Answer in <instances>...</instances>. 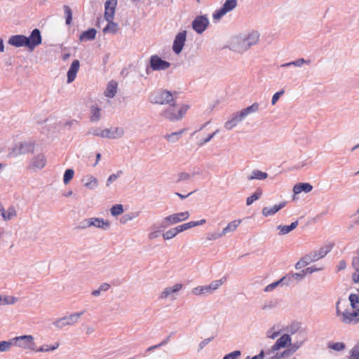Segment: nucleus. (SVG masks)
Instances as JSON below:
<instances>
[{
	"mask_svg": "<svg viewBox=\"0 0 359 359\" xmlns=\"http://www.w3.org/2000/svg\"><path fill=\"white\" fill-rule=\"evenodd\" d=\"M188 109L189 106L185 104H170L167 109L163 111V114L165 118L170 121H178L184 116Z\"/></svg>",
	"mask_w": 359,
	"mask_h": 359,
	"instance_id": "nucleus-1",
	"label": "nucleus"
},
{
	"mask_svg": "<svg viewBox=\"0 0 359 359\" xmlns=\"http://www.w3.org/2000/svg\"><path fill=\"white\" fill-rule=\"evenodd\" d=\"M340 301L337 303V316L345 324H355L359 322V309L349 312L347 310L341 311L339 309Z\"/></svg>",
	"mask_w": 359,
	"mask_h": 359,
	"instance_id": "nucleus-2",
	"label": "nucleus"
},
{
	"mask_svg": "<svg viewBox=\"0 0 359 359\" xmlns=\"http://www.w3.org/2000/svg\"><path fill=\"white\" fill-rule=\"evenodd\" d=\"M13 345L22 349L36 351L34 339L32 335H23L13 339Z\"/></svg>",
	"mask_w": 359,
	"mask_h": 359,
	"instance_id": "nucleus-3",
	"label": "nucleus"
},
{
	"mask_svg": "<svg viewBox=\"0 0 359 359\" xmlns=\"http://www.w3.org/2000/svg\"><path fill=\"white\" fill-rule=\"evenodd\" d=\"M189 217V212L188 211L175 213L165 217L163 219V227H167L170 225L177 224L180 222L187 220Z\"/></svg>",
	"mask_w": 359,
	"mask_h": 359,
	"instance_id": "nucleus-4",
	"label": "nucleus"
},
{
	"mask_svg": "<svg viewBox=\"0 0 359 359\" xmlns=\"http://www.w3.org/2000/svg\"><path fill=\"white\" fill-rule=\"evenodd\" d=\"M174 95L168 90H161L154 95V102L159 104H167L174 101Z\"/></svg>",
	"mask_w": 359,
	"mask_h": 359,
	"instance_id": "nucleus-5",
	"label": "nucleus"
},
{
	"mask_svg": "<svg viewBox=\"0 0 359 359\" xmlns=\"http://www.w3.org/2000/svg\"><path fill=\"white\" fill-rule=\"evenodd\" d=\"M237 6V0H226L222 7L213 14L214 20H219L226 13L232 11Z\"/></svg>",
	"mask_w": 359,
	"mask_h": 359,
	"instance_id": "nucleus-6",
	"label": "nucleus"
},
{
	"mask_svg": "<svg viewBox=\"0 0 359 359\" xmlns=\"http://www.w3.org/2000/svg\"><path fill=\"white\" fill-rule=\"evenodd\" d=\"M41 32L38 29H34L29 37H27V47L33 50L36 46L41 43Z\"/></svg>",
	"mask_w": 359,
	"mask_h": 359,
	"instance_id": "nucleus-7",
	"label": "nucleus"
},
{
	"mask_svg": "<svg viewBox=\"0 0 359 359\" xmlns=\"http://www.w3.org/2000/svg\"><path fill=\"white\" fill-rule=\"evenodd\" d=\"M150 66L154 70H164L168 69L170 64L158 55H152L150 57Z\"/></svg>",
	"mask_w": 359,
	"mask_h": 359,
	"instance_id": "nucleus-8",
	"label": "nucleus"
},
{
	"mask_svg": "<svg viewBox=\"0 0 359 359\" xmlns=\"http://www.w3.org/2000/svg\"><path fill=\"white\" fill-rule=\"evenodd\" d=\"M209 24L208 19L204 16H198L192 22L193 29L198 34L203 33Z\"/></svg>",
	"mask_w": 359,
	"mask_h": 359,
	"instance_id": "nucleus-9",
	"label": "nucleus"
},
{
	"mask_svg": "<svg viewBox=\"0 0 359 359\" xmlns=\"http://www.w3.org/2000/svg\"><path fill=\"white\" fill-rule=\"evenodd\" d=\"M186 31H183L179 32L175 36L172 45V50L176 54H179L182 51L186 41Z\"/></svg>",
	"mask_w": 359,
	"mask_h": 359,
	"instance_id": "nucleus-10",
	"label": "nucleus"
},
{
	"mask_svg": "<svg viewBox=\"0 0 359 359\" xmlns=\"http://www.w3.org/2000/svg\"><path fill=\"white\" fill-rule=\"evenodd\" d=\"M124 134V130L122 128L116 127L104 129V134H101V137L109 139H116L121 137Z\"/></svg>",
	"mask_w": 359,
	"mask_h": 359,
	"instance_id": "nucleus-11",
	"label": "nucleus"
},
{
	"mask_svg": "<svg viewBox=\"0 0 359 359\" xmlns=\"http://www.w3.org/2000/svg\"><path fill=\"white\" fill-rule=\"evenodd\" d=\"M117 0H107L104 4V18L106 20H113Z\"/></svg>",
	"mask_w": 359,
	"mask_h": 359,
	"instance_id": "nucleus-12",
	"label": "nucleus"
},
{
	"mask_svg": "<svg viewBox=\"0 0 359 359\" xmlns=\"http://www.w3.org/2000/svg\"><path fill=\"white\" fill-rule=\"evenodd\" d=\"M291 337L289 334H285L277 339L276 343L271 346V351L274 352L280 348H285L290 345Z\"/></svg>",
	"mask_w": 359,
	"mask_h": 359,
	"instance_id": "nucleus-13",
	"label": "nucleus"
},
{
	"mask_svg": "<svg viewBox=\"0 0 359 359\" xmlns=\"http://www.w3.org/2000/svg\"><path fill=\"white\" fill-rule=\"evenodd\" d=\"M80 67L79 61L75 60L72 62L69 69L67 72V83H70L74 81L76 74L79 72Z\"/></svg>",
	"mask_w": 359,
	"mask_h": 359,
	"instance_id": "nucleus-14",
	"label": "nucleus"
},
{
	"mask_svg": "<svg viewBox=\"0 0 359 359\" xmlns=\"http://www.w3.org/2000/svg\"><path fill=\"white\" fill-rule=\"evenodd\" d=\"M331 245H325L321 247L318 250L313 251L311 253V260L317 261L324 257L332 249Z\"/></svg>",
	"mask_w": 359,
	"mask_h": 359,
	"instance_id": "nucleus-15",
	"label": "nucleus"
},
{
	"mask_svg": "<svg viewBox=\"0 0 359 359\" xmlns=\"http://www.w3.org/2000/svg\"><path fill=\"white\" fill-rule=\"evenodd\" d=\"M27 36L15 35L10 37L8 43L15 47L27 46Z\"/></svg>",
	"mask_w": 359,
	"mask_h": 359,
	"instance_id": "nucleus-16",
	"label": "nucleus"
},
{
	"mask_svg": "<svg viewBox=\"0 0 359 359\" xmlns=\"http://www.w3.org/2000/svg\"><path fill=\"white\" fill-rule=\"evenodd\" d=\"M259 35L257 32H253L250 33L246 39L243 41V46L248 49L250 46L255 45L259 41Z\"/></svg>",
	"mask_w": 359,
	"mask_h": 359,
	"instance_id": "nucleus-17",
	"label": "nucleus"
},
{
	"mask_svg": "<svg viewBox=\"0 0 359 359\" xmlns=\"http://www.w3.org/2000/svg\"><path fill=\"white\" fill-rule=\"evenodd\" d=\"M285 205H286V202L283 201V202H281L280 203H279L278 205H274L273 207H271V208H269V207H264L262 209V214L265 217H268V216L274 215L278 210H280V209L284 208Z\"/></svg>",
	"mask_w": 359,
	"mask_h": 359,
	"instance_id": "nucleus-18",
	"label": "nucleus"
},
{
	"mask_svg": "<svg viewBox=\"0 0 359 359\" xmlns=\"http://www.w3.org/2000/svg\"><path fill=\"white\" fill-rule=\"evenodd\" d=\"M205 223V219H201V220L197 221V222H189L183 224L182 225L177 226L175 228L177 231V233H179L180 232H182V231L187 230L189 229H191L192 227L202 225Z\"/></svg>",
	"mask_w": 359,
	"mask_h": 359,
	"instance_id": "nucleus-19",
	"label": "nucleus"
},
{
	"mask_svg": "<svg viewBox=\"0 0 359 359\" xmlns=\"http://www.w3.org/2000/svg\"><path fill=\"white\" fill-rule=\"evenodd\" d=\"M0 212L2 218L6 221L10 220L17 215L14 206H10L7 210H6L4 208H1Z\"/></svg>",
	"mask_w": 359,
	"mask_h": 359,
	"instance_id": "nucleus-20",
	"label": "nucleus"
},
{
	"mask_svg": "<svg viewBox=\"0 0 359 359\" xmlns=\"http://www.w3.org/2000/svg\"><path fill=\"white\" fill-rule=\"evenodd\" d=\"M352 266L355 269V272L352 274V280L355 283H359V250L357 256L353 259Z\"/></svg>",
	"mask_w": 359,
	"mask_h": 359,
	"instance_id": "nucleus-21",
	"label": "nucleus"
},
{
	"mask_svg": "<svg viewBox=\"0 0 359 359\" xmlns=\"http://www.w3.org/2000/svg\"><path fill=\"white\" fill-rule=\"evenodd\" d=\"M83 312L82 311V312L75 313L71 314L70 316H69L67 317H65L63 318H61L58 321V323L62 321L63 322V325H73L76 322H77V320L81 316V315H83Z\"/></svg>",
	"mask_w": 359,
	"mask_h": 359,
	"instance_id": "nucleus-22",
	"label": "nucleus"
},
{
	"mask_svg": "<svg viewBox=\"0 0 359 359\" xmlns=\"http://www.w3.org/2000/svg\"><path fill=\"white\" fill-rule=\"evenodd\" d=\"M312 189L313 187L309 183H299L294 186L293 191L295 194H299L302 191L309 193Z\"/></svg>",
	"mask_w": 359,
	"mask_h": 359,
	"instance_id": "nucleus-23",
	"label": "nucleus"
},
{
	"mask_svg": "<svg viewBox=\"0 0 359 359\" xmlns=\"http://www.w3.org/2000/svg\"><path fill=\"white\" fill-rule=\"evenodd\" d=\"M241 222V219H237L229 223L228 225L223 229L222 232L219 234V237H222L229 232H233L236 231V229Z\"/></svg>",
	"mask_w": 359,
	"mask_h": 359,
	"instance_id": "nucleus-24",
	"label": "nucleus"
},
{
	"mask_svg": "<svg viewBox=\"0 0 359 359\" xmlns=\"http://www.w3.org/2000/svg\"><path fill=\"white\" fill-rule=\"evenodd\" d=\"M94 226L99 228H104V226H108L109 223L104 222L103 219L98 218H90L86 220V226Z\"/></svg>",
	"mask_w": 359,
	"mask_h": 359,
	"instance_id": "nucleus-25",
	"label": "nucleus"
},
{
	"mask_svg": "<svg viewBox=\"0 0 359 359\" xmlns=\"http://www.w3.org/2000/svg\"><path fill=\"white\" fill-rule=\"evenodd\" d=\"M243 119V118H241V114L240 113H238L233 116V117L226 121L224 124V127L227 130H231L233 127H235L240 121H241Z\"/></svg>",
	"mask_w": 359,
	"mask_h": 359,
	"instance_id": "nucleus-26",
	"label": "nucleus"
},
{
	"mask_svg": "<svg viewBox=\"0 0 359 359\" xmlns=\"http://www.w3.org/2000/svg\"><path fill=\"white\" fill-rule=\"evenodd\" d=\"M97 31L92 28L87 31L83 32L80 37V41H91L93 40L95 38Z\"/></svg>",
	"mask_w": 359,
	"mask_h": 359,
	"instance_id": "nucleus-27",
	"label": "nucleus"
},
{
	"mask_svg": "<svg viewBox=\"0 0 359 359\" xmlns=\"http://www.w3.org/2000/svg\"><path fill=\"white\" fill-rule=\"evenodd\" d=\"M116 90L117 83L116 81H111L109 82L104 94L108 97H113L116 93Z\"/></svg>",
	"mask_w": 359,
	"mask_h": 359,
	"instance_id": "nucleus-28",
	"label": "nucleus"
},
{
	"mask_svg": "<svg viewBox=\"0 0 359 359\" xmlns=\"http://www.w3.org/2000/svg\"><path fill=\"white\" fill-rule=\"evenodd\" d=\"M298 225V222L295 221L294 222H292L290 225H280L278 226V229L280 230L279 234L280 235H285L292 230H294Z\"/></svg>",
	"mask_w": 359,
	"mask_h": 359,
	"instance_id": "nucleus-29",
	"label": "nucleus"
},
{
	"mask_svg": "<svg viewBox=\"0 0 359 359\" xmlns=\"http://www.w3.org/2000/svg\"><path fill=\"white\" fill-rule=\"evenodd\" d=\"M259 109V104L255 102L250 107L241 110L239 113L241 114V118H245L247 115L255 112Z\"/></svg>",
	"mask_w": 359,
	"mask_h": 359,
	"instance_id": "nucleus-30",
	"label": "nucleus"
},
{
	"mask_svg": "<svg viewBox=\"0 0 359 359\" xmlns=\"http://www.w3.org/2000/svg\"><path fill=\"white\" fill-rule=\"evenodd\" d=\"M46 165V158L43 155H38L33 161V166L34 168L41 169Z\"/></svg>",
	"mask_w": 359,
	"mask_h": 359,
	"instance_id": "nucleus-31",
	"label": "nucleus"
},
{
	"mask_svg": "<svg viewBox=\"0 0 359 359\" xmlns=\"http://www.w3.org/2000/svg\"><path fill=\"white\" fill-rule=\"evenodd\" d=\"M108 22L107 25L103 29V32H111L115 34L118 30V26L116 23L114 22L113 20H107Z\"/></svg>",
	"mask_w": 359,
	"mask_h": 359,
	"instance_id": "nucleus-32",
	"label": "nucleus"
},
{
	"mask_svg": "<svg viewBox=\"0 0 359 359\" xmlns=\"http://www.w3.org/2000/svg\"><path fill=\"white\" fill-rule=\"evenodd\" d=\"M184 132V129L180 130L178 132H175L171 134L166 135H165L164 137L169 142H175L180 138V136L182 135V133Z\"/></svg>",
	"mask_w": 359,
	"mask_h": 359,
	"instance_id": "nucleus-33",
	"label": "nucleus"
},
{
	"mask_svg": "<svg viewBox=\"0 0 359 359\" xmlns=\"http://www.w3.org/2000/svg\"><path fill=\"white\" fill-rule=\"evenodd\" d=\"M226 280L225 278H222L219 280L212 281L210 285H207L208 291L210 292L217 290L219 287Z\"/></svg>",
	"mask_w": 359,
	"mask_h": 359,
	"instance_id": "nucleus-34",
	"label": "nucleus"
},
{
	"mask_svg": "<svg viewBox=\"0 0 359 359\" xmlns=\"http://www.w3.org/2000/svg\"><path fill=\"white\" fill-rule=\"evenodd\" d=\"M266 172L260 170H254L252 175L248 177L249 180H264L267 177Z\"/></svg>",
	"mask_w": 359,
	"mask_h": 359,
	"instance_id": "nucleus-35",
	"label": "nucleus"
},
{
	"mask_svg": "<svg viewBox=\"0 0 359 359\" xmlns=\"http://www.w3.org/2000/svg\"><path fill=\"white\" fill-rule=\"evenodd\" d=\"M58 346H59V343L56 342L52 346L43 345L41 347H40L39 348H36V351H34L35 352H47V351H54L56 348H57Z\"/></svg>",
	"mask_w": 359,
	"mask_h": 359,
	"instance_id": "nucleus-36",
	"label": "nucleus"
},
{
	"mask_svg": "<svg viewBox=\"0 0 359 359\" xmlns=\"http://www.w3.org/2000/svg\"><path fill=\"white\" fill-rule=\"evenodd\" d=\"M92 121H97L100 117V109L97 107H92L90 109Z\"/></svg>",
	"mask_w": 359,
	"mask_h": 359,
	"instance_id": "nucleus-37",
	"label": "nucleus"
},
{
	"mask_svg": "<svg viewBox=\"0 0 359 359\" xmlns=\"http://www.w3.org/2000/svg\"><path fill=\"white\" fill-rule=\"evenodd\" d=\"M178 234L176 228H172L168 230L166 232L163 233V238L164 240H170L175 237Z\"/></svg>",
	"mask_w": 359,
	"mask_h": 359,
	"instance_id": "nucleus-38",
	"label": "nucleus"
},
{
	"mask_svg": "<svg viewBox=\"0 0 359 359\" xmlns=\"http://www.w3.org/2000/svg\"><path fill=\"white\" fill-rule=\"evenodd\" d=\"M262 195V191L257 190L252 195L247 198L246 204L247 205H250L254 201H257L259 198Z\"/></svg>",
	"mask_w": 359,
	"mask_h": 359,
	"instance_id": "nucleus-39",
	"label": "nucleus"
},
{
	"mask_svg": "<svg viewBox=\"0 0 359 359\" xmlns=\"http://www.w3.org/2000/svg\"><path fill=\"white\" fill-rule=\"evenodd\" d=\"M98 184L97 180L93 176H89L87 182L85 183V186L89 189H93L97 187Z\"/></svg>",
	"mask_w": 359,
	"mask_h": 359,
	"instance_id": "nucleus-40",
	"label": "nucleus"
},
{
	"mask_svg": "<svg viewBox=\"0 0 359 359\" xmlns=\"http://www.w3.org/2000/svg\"><path fill=\"white\" fill-rule=\"evenodd\" d=\"M210 292L208 287L206 286H198L192 290V293L195 295H201L202 294Z\"/></svg>",
	"mask_w": 359,
	"mask_h": 359,
	"instance_id": "nucleus-41",
	"label": "nucleus"
},
{
	"mask_svg": "<svg viewBox=\"0 0 359 359\" xmlns=\"http://www.w3.org/2000/svg\"><path fill=\"white\" fill-rule=\"evenodd\" d=\"M74 172L72 169H67L65 172L63 182L65 184H67L70 180L73 178Z\"/></svg>",
	"mask_w": 359,
	"mask_h": 359,
	"instance_id": "nucleus-42",
	"label": "nucleus"
},
{
	"mask_svg": "<svg viewBox=\"0 0 359 359\" xmlns=\"http://www.w3.org/2000/svg\"><path fill=\"white\" fill-rule=\"evenodd\" d=\"M64 11L66 18V23L70 25L72 20V12L69 6H64Z\"/></svg>",
	"mask_w": 359,
	"mask_h": 359,
	"instance_id": "nucleus-43",
	"label": "nucleus"
},
{
	"mask_svg": "<svg viewBox=\"0 0 359 359\" xmlns=\"http://www.w3.org/2000/svg\"><path fill=\"white\" fill-rule=\"evenodd\" d=\"M349 359H359V341L350 351Z\"/></svg>",
	"mask_w": 359,
	"mask_h": 359,
	"instance_id": "nucleus-44",
	"label": "nucleus"
},
{
	"mask_svg": "<svg viewBox=\"0 0 359 359\" xmlns=\"http://www.w3.org/2000/svg\"><path fill=\"white\" fill-rule=\"evenodd\" d=\"M123 212V208L122 205L118 204L111 207V213L114 216L120 215Z\"/></svg>",
	"mask_w": 359,
	"mask_h": 359,
	"instance_id": "nucleus-45",
	"label": "nucleus"
},
{
	"mask_svg": "<svg viewBox=\"0 0 359 359\" xmlns=\"http://www.w3.org/2000/svg\"><path fill=\"white\" fill-rule=\"evenodd\" d=\"M348 299L351 303V306L353 309H355L356 304L359 302V297L357 294H351L349 295Z\"/></svg>",
	"mask_w": 359,
	"mask_h": 359,
	"instance_id": "nucleus-46",
	"label": "nucleus"
},
{
	"mask_svg": "<svg viewBox=\"0 0 359 359\" xmlns=\"http://www.w3.org/2000/svg\"><path fill=\"white\" fill-rule=\"evenodd\" d=\"M13 345V339L10 341H3L0 342V351H6Z\"/></svg>",
	"mask_w": 359,
	"mask_h": 359,
	"instance_id": "nucleus-47",
	"label": "nucleus"
},
{
	"mask_svg": "<svg viewBox=\"0 0 359 359\" xmlns=\"http://www.w3.org/2000/svg\"><path fill=\"white\" fill-rule=\"evenodd\" d=\"M174 293L173 291H172L171 287H167L164 290V291L162 292V293L160 295L161 299H167L170 294Z\"/></svg>",
	"mask_w": 359,
	"mask_h": 359,
	"instance_id": "nucleus-48",
	"label": "nucleus"
},
{
	"mask_svg": "<svg viewBox=\"0 0 359 359\" xmlns=\"http://www.w3.org/2000/svg\"><path fill=\"white\" fill-rule=\"evenodd\" d=\"M241 355V351H235L226 355L223 359H236Z\"/></svg>",
	"mask_w": 359,
	"mask_h": 359,
	"instance_id": "nucleus-49",
	"label": "nucleus"
},
{
	"mask_svg": "<svg viewBox=\"0 0 359 359\" xmlns=\"http://www.w3.org/2000/svg\"><path fill=\"white\" fill-rule=\"evenodd\" d=\"M122 173V171L119 170L116 174L111 175L107 179V185L109 186L112 182L115 181Z\"/></svg>",
	"mask_w": 359,
	"mask_h": 359,
	"instance_id": "nucleus-50",
	"label": "nucleus"
},
{
	"mask_svg": "<svg viewBox=\"0 0 359 359\" xmlns=\"http://www.w3.org/2000/svg\"><path fill=\"white\" fill-rule=\"evenodd\" d=\"M331 348L336 351H341V350L344 349L345 345L344 343L337 342V343L333 344L331 346Z\"/></svg>",
	"mask_w": 359,
	"mask_h": 359,
	"instance_id": "nucleus-51",
	"label": "nucleus"
},
{
	"mask_svg": "<svg viewBox=\"0 0 359 359\" xmlns=\"http://www.w3.org/2000/svg\"><path fill=\"white\" fill-rule=\"evenodd\" d=\"M283 91H280V92H277L276 93L273 95V97H272V100H271V104L273 105H274L277 101L279 100L280 97L281 95L283 94Z\"/></svg>",
	"mask_w": 359,
	"mask_h": 359,
	"instance_id": "nucleus-52",
	"label": "nucleus"
},
{
	"mask_svg": "<svg viewBox=\"0 0 359 359\" xmlns=\"http://www.w3.org/2000/svg\"><path fill=\"white\" fill-rule=\"evenodd\" d=\"M283 279L280 280L279 281L274 282V283L267 285L266 287V288H265V291H266V292L271 291L272 290H273L280 283V282Z\"/></svg>",
	"mask_w": 359,
	"mask_h": 359,
	"instance_id": "nucleus-53",
	"label": "nucleus"
},
{
	"mask_svg": "<svg viewBox=\"0 0 359 359\" xmlns=\"http://www.w3.org/2000/svg\"><path fill=\"white\" fill-rule=\"evenodd\" d=\"M306 62L304 60V59H299V60H297L294 62H290V63H287L285 65V66H290L291 65H294L295 66H301L302 65H303L304 63H306Z\"/></svg>",
	"mask_w": 359,
	"mask_h": 359,
	"instance_id": "nucleus-54",
	"label": "nucleus"
},
{
	"mask_svg": "<svg viewBox=\"0 0 359 359\" xmlns=\"http://www.w3.org/2000/svg\"><path fill=\"white\" fill-rule=\"evenodd\" d=\"M15 302V298L13 297H6L3 299V303L7 304H13Z\"/></svg>",
	"mask_w": 359,
	"mask_h": 359,
	"instance_id": "nucleus-55",
	"label": "nucleus"
},
{
	"mask_svg": "<svg viewBox=\"0 0 359 359\" xmlns=\"http://www.w3.org/2000/svg\"><path fill=\"white\" fill-rule=\"evenodd\" d=\"M190 178V175L186 172H181L179 174L178 181L187 180Z\"/></svg>",
	"mask_w": 359,
	"mask_h": 359,
	"instance_id": "nucleus-56",
	"label": "nucleus"
},
{
	"mask_svg": "<svg viewBox=\"0 0 359 359\" xmlns=\"http://www.w3.org/2000/svg\"><path fill=\"white\" fill-rule=\"evenodd\" d=\"M298 348H299V346H292L291 349L285 351L282 353V356L288 355L291 354L292 353L294 352Z\"/></svg>",
	"mask_w": 359,
	"mask_h": 359,
	"instance_id": "nucleus-57",
	"label": "nucleus"
},
{
	"mask_svg": "<svg viewBox=\"0 0 359 359\" xmlns=\"http://www.w3.org/2000/svg\"><path fill=\"white\" fill-rule=\"evenodd\" d=\"M280 332H271V331H269L267 332V337L270 339H275L276 338L278 335H279Z\"/></svg>",
	"mask_w": 359,
	"mask_h": 359,
	"instance_id": "nucleus-58",
	"label": "nucleus"
},
{
	"mask_svg": "<svg viewBox=\"0 0 359 359\" xmlns=\"http://www.w3.org/2000/svg\"><path fill=\"white\" fill-rule=\"evenodd\" d=\"M182 287H183L182 284L177 283V284L175 285L173 287H172L171 289H172V291H173L175 293V292L180 291L182 288Z\"/></svg>",
	"mask_w": 359,
	"mask_h": 359,
	"instance_id": "nucleus-59",
	"label": "nucleus"
},
{
	"mask_svg": "<svg viewBox=\"0 0 359 359\" xmlns=\"http://www.w3.org/2000/svg\"><path fill=\"white\" fill-rule=\"evenodd\" d=\"M104 134V130L95 129L93 130V134L95 136L101 137V134Z\"/></svg>",
	"mask_w": 359,
	"mask_h": 359,
	"instance_id": "nucleus-60",
	"label": "nucleus"
},
{
	"mask_svg": "<svg viewBox=\"0 0 359 359\" xmlns=\"http://www.w3.org/2000/svg\"><path fill=\"white\" fill-rule=\"evenodd\" d=\"M110 285L108 283H103L100 285V290L101 291H107L109 290Z\"/></svg>",
	"mask_w": 359,
	"mask_h": 359,
	"instance_id": "nucleus-61",
	"label": "nucleus"
},
{
	"mask_svg": "<svg viewBox=\"0 0 359 359\" xmlns=\"http://www.w3.org/2000/svg\"><path fill=\"white\" fill-rule=\"evenodd\" d=\"M158 236V231H153L149 234V238L150 240L154 239V238H157Z\"/></svg>",
	"mask_w": 359,
	"mask_h": 359,
	"instance_id": "nucleus-62",
	"label": "nucleus"
},
{
	"mask_svg": "<svg viewBox=\"0 0 359 359\" xmlns=\"http://www.w3.org/2000/svg\"><path fill=\"white\" fill-rule=\"evenodd\" d=\"M218 131L219 130H217L215 132H214L213 133L210 135L208 137H207V138L204 140V142H209L218 133Z\"/></svg>",
	"mask_w": 359,
	"mask_h": 359,
	"instance_id": "nucleus-63",
	"label": "nucleus"
},
{
	"mask_svg": "<svg viewBox=\"0 0 359 359\" xmlns=\"http://www.w3.org/2000/svg\"><path fill=\"white\" fill-rule=\"evenodd\" d=\"M346 264L345 261L342 260V261H341V262H339V269H340V270H341V269H345V268H346Z\"/></svg>",
	"mask_w": 359,
	"mask_h": 359,
	"instance_id": "nucleus-64",
	"label": "nucleus"
}]
</instances>
